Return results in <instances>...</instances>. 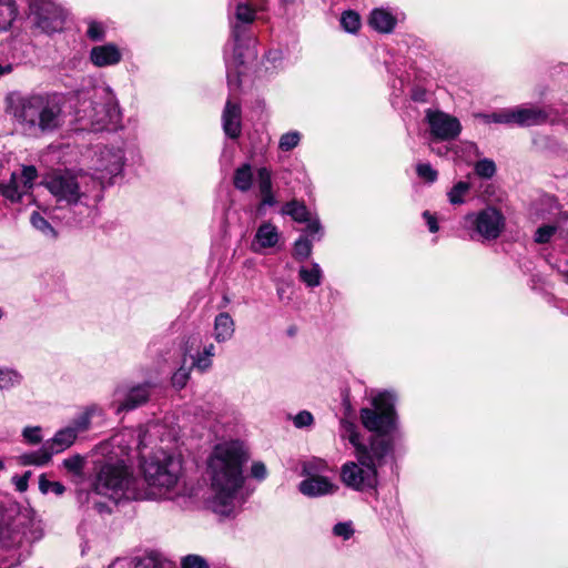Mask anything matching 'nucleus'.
Returning a JSON list of instances; mask_svg holds the SVG:
<instances>
[{
	"mask_svg": "<svg viewBox=\"0 0 568 568\" xmlns=\"http://www.w3.org/2000/svg\"><path fill=\"white\" fill-rule=\"evenodd\" d=\"M125 435H126L125 433H121V434L115 435V436L112 438L113 443H114V444H116V445H120V444H121V442H122V438H123Z\"/></svg>",
	"mask_w": 568,
	"mask_h": 568,
	"instance_id": "61",
	"label": "nucleus"
},
{
	"mask_svg": "<svg viewBox=\"0 0 568 568\" xmlns=\"http://www.w3.org/2000/svg\"><path fill=\"white\" fill-rule=\"evenodd\" d=\"M22 378L17 369L0 366V390H9L19 386Z\"/></svg>",
	"mask_w": 568,
	"mask_h": 568,
	"instance_id": "29",
	"label": "nucleus"
},
{
	"mask_svg": "<svg viewBox=\"0 0 568 568\" xmlns=\"http://www.w3.org/2000/svg\"><path fill=\"white\" fill-rule=\"evenodd\" d=\"M475 173L483 179H490L496 173L495 162L490 159H484L475 164Z\"/></svg>",
	"mask_w": 568,
	"mask_h": 568,
	"instance_id": "38",
	"label": "nucleus"
},
{
	"mask_svg": "<svg viewBox=\"0 0 568 568\" xmlns=\"http://www.w3.org/2000/svg\"><path fill=\"white\" fill-rule=\"evenodd\" d=\"M81 119L87 120L94 131H100L108 125H116L121 121V110L118 100L110 88H102L94 94L90 108L83 110Z\"/></svg>",
	"mask_w": 568,
	"mask_h": 568,
	"instance_id": "8",
	"label": "nucleus"
},
{
	"mask_svg": "<svg viewBox=\"0 0 568 568\" xmlns=\"http://www.w3.org/2000/svg\"><path fill=\"white\" fill-rule=\"evenodd\" d=\"M37 178L36 166L23 165L20 173H11L8 182H0V194L11 203H18L33 187Z\"/></svg>",
	"mask_w": 568,
	"mask_h": 568,
	"instance_id": "10",
	"label": "nucleus"
},
{
	"mask_svg": "<svg viewBox=\"0 0 568 568\" xmlns=\"http://www.w3.org/2000/svg\"><path fill=\"white\" fill-rule=\"evenodd\" d=\"M30 477H31V471L28 470L23 475L14 476L12 478V480L14 483V486H16L18 491L23 493V491H26L28 489V483H29V478Z\"/></svg>",
	"mask_w": 568,
	"mask_h": 568,
	"instance_id": "55",
	"label": "nucleus"
},
{
	"mask_svg": "<svg viewBox=\"0 0 568 568\" xmlns=\"http://www.w3.org/2000/svg\"><path fill=\"white\" fill-rule=\"evenodd\" d=\"M90 60L99 68L115 65L122 60V52L114 43L97 45L90 51Z\"/></svg>",
	"mask_w": 568,
	"mask_h": 568,
	"instance_id": "18",
	"label": "nucleus"
},
{
	"mask_svg": "<svg viewBox=\"0 0 568 568\" xmlns=\"http://www.w3.org/2000/svg\"><path fill=\"white\" fill-rule=\"evenodd\" d=\"M4 468V463L2 460H0V469H3Z\"/></svg>",
	"mask_w": 568,
	"mask_h": 568,
	"instance_id": "64",
	"label": "nucleus"
},
{
	"mask_svg": "<svg viewBox=\"0 0 568 568\" xmlns=\"http://www.w3.org/2000/svg\"><path fill=\"white\" fill-rule=\"evenodd\" d=\"M62 464L68 471L74 475H81L84 460L80 455H74L72 457L65 458Z\"/></svg>",
	"mask_w": 568,
	"mask_h": 568,
	"instance_id": "41",
	"label": "nucleus"
},
{
	"mask_svg": "<svg viewBox=\"0 0 568 568\" xmlns=\"http://www.w3.org/2000/svg\"><path fill=\"white\" fill-rule=\"evenodd\" d=\"M312 241L305 236H301L294 244L293 255L296 260L304 261L308 258L312 253Z\"/></svg>",
	"mask_w": 568,
	"mask_h": 568,
	"instance_id": "36",
	"label": "nucleus"
},
{
	"mask_svg": "<svg viewBox=\"0 0 568 568\" xmlns=\"http://www.w3.org/2000/svg\"><path fill=\"white\" fill-rule=\"evenodd\" d=\"M6 111L32 136L51 133L63 124L62 102L55 93H9Z\"/></svg>",
	"mask_w": 568,
	"mask_h": 568,
	"instance_id": "3",
	"label": "nucleus"
},
{
	"mask_svg": "<svg viewBox=\"0 0 568 568\" xmlns=\"http://www.w3.org/2000/svg\"><path fill=\"white\" fill-rule=\"evenodd\" d=\"M341 24L346 32L355 33L361 27L359 16L352 10L345 11L341 18Z\"/></svg>",
	"mask_w": 568,
	"mask_h": 568,
	"instance_id": "34",
	"label": "nucleus"
},
{
	"mask_svg": "<svg viewBox=\"0 0 568 568\" xmlns=\"http://www.w3.org/2000/svg\"><path fill=\"white\" fill-rule=\"evenodd\" d=\"M39 489L42 494L52 491L58 496L65 491V487L60 481H50L47 479L44 474L39 477Z\"/></svg>",
	"mask_w": 568,
	"mask_h": 568,
	"instance_id": "37",
	"label": "nucleus"
},
{
	"mask_svg": "<svg viewBox=\"0 0 568 568\" xmlns=\"http://www.w3.org/2000/svg\"><path fill=\"white\" fill-rule=\"evenodd\" d=\"M466 220L475 226L476 232L486 240L497 239L505 227L503 213L488 206L477 214H468Z\"/></svg>",
	"mask_w": 568,
	"mask_h": 568,
	"instance_id": "11",
	"label": "nucleus"
},
{
	"mask_svg": "<svg viewBox=\"0 0 568 568\" xmlns=\"http://www.w3.org/2000/svg\"><path fill=\"white\" fill-rule=\"evenodd\" d=\"M423 216L426 219L429 231L432 233H436L438 231V224L436 219L428 211H425L423 213Z\"/></svg>",
	"mask_w": 568,
	"mask_h": 568,
	"instance_id": "57",
	"label": "nucleus"
},
{
	"mask_svg": "<svg viewBox=\"0 0 568 568\" xmlns=\"http://www.w3.org/2000/svg\"><path fill=\"white\" fill-rule=\"evenodd\" d=\"M424 95H425V92H424V91L416 90V91H414V93H413V99H414L415 101H424Z\"/></svg>",
	"mask_w": 568,
	"mask_h": 568,
	"instance_id": "60",
	"label": "nucleus"
},
{
	"mask_svg": "<svg viewBox=\"0 0 568 568\" xmlns=\"http://www.w3.org/2000/svg\"><path fill=\"white\" fill-rule=\"evenodd\" d=\"M52 456V450H50V447L44 443L38 450L19 456V463L23 466H43L51 460Z\"/></svg>",
	"mask_w": 568,
	"mask_h": 568,
	"instance_id": "26",
	"label": "nucleus"
},
{
	"mask_svg": "<svg viewBox=\"0 0 568 568\" xmlns=\"http://www.w3.org/2000/svg\"><path fill=\"white\" fill-rule=\"evenodd\" d=\"M556 232V226L544 225L535 233V241L539 244L548 243Z\"/></svg>",
	"mask_w": 568,
	"mask_h": 568,
	"instance_id": "46",
	"label": "nucleus"
},
{
	"mask_svg": "<svg viewBox=\"0 0 568 568\" xmlns=\"http://www.w3.org/2000/svg\"><path fill=\"white\" fill-rule=\"evenodd\" d=\"M244 33V29L235 24L232 30V37L234 40V49L232 58L226 57L225 63L227 69V83L231 88H239L241 84V71L235 70L239 67H242L246 59L253 57L254 54L248 52H244V48L241 43V37Z\"/></svg>",
	"mask_w": 568,
	"mask_h": 568,
	"instance_id": "15",
	"label": "nucleus"
},
{
	"mask_svg": "<svg viewBox=\"0 0 568 568\" xmlns=\"http://www.w3.org/2000/svg\"><path fill=\"white\" fill-rule=\"evenodd\" d=\"M345 435L355 447L356 462H346L341 467V481L355 491L375 489L378 485L377 468L385 464V458L392 453V442L377 436L369 445L361 443L359 434L353 423L343 422Z\"/></svg>",
	"mask_w": 568,
	"mask_h": 568,
	"instance_id": "2",
	"label": "nucleus"
},
{
	"mask_svg": "<svg viewBox=\"0 0 568 568\" xmlns=\"http://www.w3.org/2000/svg\"><path fill=\"white\" fill-rule=\"evenodd\" d=\"M203 354L206 357L212 358L215 355V346L213 344H210V345L205 346L204 351H203Z\"/></svg>",
	"mask_w": 568,
	"mask_h": 568,
	"instance_id": "58",
	"label": "nucleus"
},
{
	"mask_svg": "<svg viewBox=\"0 0 568 568\" xmlns=\"http://www.w3.org/2000/svg\"><path fill=\"white\" fill-rule=\"evenodd\" d=\"M282 213L290 215L297 223H304L308 221L310 216L312 215L311 212L305 206V204L296 200L287 202L283 206Z\"/></svg>",
	"mask_w": 568,
	"mask_h": 568,
	"instance_id": "28",
	"label": "nucleus"
},
{
	"mask_svg": "<svg viewBox=\"0 0 568 568\" xmlns=\"http://www.w3.org/2000/svg\"><path fill=\"white\" fill-rule=\"evenodd\" d=\"M426 121L429 125L430 134L434 139L449 141L457 138L462 131L460 122L457 118L442 111H426Z\"/></svg>",
	"mask_w": 568,
	"mask_h": 568,
	"instance_id": "12",
	"label": "nucleus"
},
{
	"mask_svg": "<svg viewBox=\"0 0 568 568\" xmlns=\"http://www.w3.org/2000/svg\"><path fill=\"white\" fill-rule=\"evenodd\" d=\"M124 163L123 151L120 148H103L97 153L94 171L99 174L95 179L113 178L121 173Z\"/></svg>",
	"mask_w": 568,
	"mask_h": 568,
	"instance_id": "14",
	"label": "nucleus"
},
{
	"mask_svg": "<svg viewBox=\"0 0 568 568\" xmlns=\"http://www.w3.org/2000/svg\"><path fill=\"white\" fill-rule=\"evenodd\" d=\"M301 135L296 131L287 132L283 134L278 142V148L282 151H291L300 143Z\"/></svg>",
	"mask_w": 568,
	"mask_h": 568,
	"instance_id": "39",
	"label": "nucleus"
},
{
	"mask_svg": "<svg viewBox=\"0 0 568 568\" xmlns=\"http://www.w3.org/2000/svg\"><path fill=\"white\" fill-rule=\"evenodd\" d=\"M513 109H505L499 112H494L490 114H481L480 118L486 123H501V124H511L514 123L513 119Z\"/></svg>",
	"mask_w": 568,
	"mask_h": 568,
	"instance_id": "35",
	"label": "nucleus"
},
{
	"mask_svg": "<svg viewBox=\"0 0 568 568\" xmlns=\"http://www.w3.org/2000/svg\"><path fill=\"white\" fill-rule=\"evenodd\" d=\"M333 532L335 536L342 537L343 539L347 540L353 536L354 529L351 523H338L334 526Z\"/></svg>",
	"mask_w": 568,
	"mask_h": 568,
	"instance_id": "50",
	"label": "nucleus"
},
{
	"mask_svg": "<svg viewBox=\"0 0 568 568\" xmlns=\"http://www.w3.org/2000/svg\"><path fill=\"white\" fill-rule=\"evenodd\" d=\"M40 433L41 428L39 426L26 427L22 432V436L29 444L37 445L42 440Z\"/></svg>",
	"mask_w": 568,
	"mask_h": 568,
	"instance_id": "47",
	"label": "nucleus"
},
{
	"mask_svg": "<svg viewBox=\"0 0 568 568\" xmlns=\"http://www.w3.org/2000/svg\"><path fill=\"white\" fill-rule=\"evenodd\" d=\"M156 428H158V425H155V424H150V425H148L146 428H143V427L139 428L138 442H136V446L139 449H142L148 446L146 435H148V433H150L151 430H154Z\"/></svg>",
	"mask_w": 568,
	"mask_h": 568,
	"instance_id": "54",
	"label": "nucleus"
},
{
	"mask_svg": "<svg viewBox=\"0 0 568 568\" xmlns=\"http://www.w3.org/2000/svg\"><path fill=\"white\" fill-rule=\"evenodd\" d=\"M44 185L58 203L65 205L91 206L102 196V183L82 171H54L47 176Z\"/></svg>",
	"mask_w": 568,
	"mask_h": 568,
	"instance_id": "4",
	"label": "nucleus"
},
{
	"mask_svg": "<svg viewBox=\"0 0 568 568\" xmlns=\"http://www.w3.org/2000/svg\"><path fill=\"white\" fill-rule=\"evenodd\" d=\"M92 412H93V409H87L84 413H82L80 416H78L73 420L72 425H70L69 427L77 429V435L81 432L87 430L91 423Z\"/></svg>",
	"mask_w": 568,
	"mask_h": 568,
	"instance_id": "42",
	"label": "nucleus"
},
{
	"mask_svg": "<svg viewBox=\"0 0 568 568\" xmlns=\"http://www.w3.org/2000/svg\"><path fill=\"white\" fill-rule=\"evenodd\" d=\"M190 377V371L181 367L172 376V384L176 388H183Z\"/></svg>",
	"mask_w": 568,
	"mask_h": 568,
	"instance_id": "51",
	"label": "nucleus"
},
{
	"mask_svg": "<svg viewBox=\"0 0 568 568\" xmlns=\"http://www.w3.org/2000/svg\"><path fill=\"white\" fill-rule=\"evenodd\" d=\"M278 241L280 232L277 227L271 222H264L256 230L252 241V250L260 253L265 248L274 247Z\"/></svg>",
	"mask_w": 568,
	"mask_h": 568,
	"instance_id": "19",
	"label": "nucleus"
},
{
	"mask_svg": "<svg viewBox=\"0 0 568 568\" xmlns=\"http://www.w3.org/2000/svg\"><path fill=\"white\" fill-rule=\"evenodd\" d=\"M564 276H565V278H566V282H568V270H567V271H565Z\"/></svg>",
	"mask_w": 568,
	"mask_h": 568,
	"instance_id": "63",
	"label": "nucleus"
},
{
	"mask_svg": "<svg viewBox=\"0 0 568 568\" xmlns=\"http://www.w3.org/2000/svg\"><path fill=\"white\" fill-rule=\"evenodd\" d=\"M417 175L426 182L433 183L437 180V171L428 163H419L416 166Z\"/></svg>",
	"mask_w": 568,
	"mask_h": 568,
	"instance_id": "43",
	"label": "nucleus"
},
{
	"mask_svg": "<svg viewBox=\"0 0 568 568\" xmlns=\"http://www.w3.org/2000/svg\"><path fill=\"white\" fill-rule=\"evenodd\" d=\"M470 184L464 181L456 183L447 193L450 204L464 203V196L468 193Z\"/></svg>",
	"mask_w": 568,
	"mask_h": 568,
	"instance_id": "33",
	"label": "nucleus"
},
{
	"mask_svg": "<svg viewBox=\"0 0 568 568\" xmlns=\"http://www.w3.org/2000/svg\"><path fill=\"white\" fill-rule=\"evenodd\" d=\"M368 22L376 31L389 33L395 28L396 19L390 12L384 9H375L372 11Z\"/></svg>",
	"mask_w": 568,
	"mask_h": 568,
	"instance_id": "24",
	"label": "nucleus"
},
{
	"mask_svg": "<svg viewBox=\"0 0 568 568\" xmlns=\"http://www.w3.org/2000/svg\"><path fill=\"white\" fill-rule=\"evenodd\" d=\"M395 402V394L384 390L372 397L373 408L361 409L359 416L363 426L374 433L369 443L377 436L390 442L387 435L396 426Z\"/></svg>",
	"mask_w": 568,
	"mask_h": 568,
	"instance_id": "7",
	"label": "nucleus"
},
{
	"mask_svg": "<svg viewBox=\"0 0 568 568\" xmlns=\"http://www.w3.org/2000/svg\"><path fill=\"white\" fill-rule=\"evenodd\" d=\"M77 429L72 427H64L55 433V435L45 442V444L52 450V454H59L68 449L77 439Z\"/></svg>",
	"mask_w": 568,
	"mask_h": 568,
	"instance_id": "22",
	"label": "nucleus"
},
{
	"mask_svg": "<svg viewBox=\"0 0 568 568\" xmlns=\"http://www.w3.org/2000/svg\"><path fill=\"white\" fill-rule=\"evenodd\" d=\"M236 20L241 23H252L255 19L254 10L245 3H239L235 11Z\"/></svg>",
	"mask_w": 568,
	"mask_h": 568,
	"instance_id": "40",
	"label": "nucleus"
},
{
	"mask_svg": "<svg viewBox=\"0 0 568 568\" xmlns=\"http://www.w3.org/2000/svg\"><path fill=\"white\" fill-rule=\"evenodd\" d=\"M251 476L257 480H263L267 476V469L264 463L254 462L251 467Z\"/></svg>",
	"mask_w": 568,
	"mask_h": 568,
	"instance_id": "53",
	"label": "nucleus"
},
{
	"mask_svg": "<svg viewBox=\"0 0 568 568\" xmlns=\"http://www.w3.org/2000/svg\"><path fill=\"white\" fill-rule=\"evenodd\" d=\"M193 365L200 369L201 372L206 371L211 367L212 362L210 357H206L203 353L199 354L197 357L194 359Z\"/></svg>",
	"mask_w": 568,
	"mask_h": 568,
	"instance_id": "56",
	"label": "nucleus"
},
{
	"mask_svg": "<svg viewBox=\"0 0 568 568\" xmlns=\"http://www.w3.org/2000/svg\"><path fill=\"white\" fill-rule=\"evenodd\" d=\"M135 568H165V565L154 556H146L136 561Z\"/></svg>",
	"mask_w": 568,
	"mask_h": 568,
	"instance_id": "49",
	"label": "nucleus"
},
{
	"mask_svg": "<svg viewBox=\"0 0 568 568\" xmlns=\"http://www.w3.org/2000/svg\"><path fill=\"white\" fill-rule=\"evenodd\" d=\"M328 469V465L326 460L313 457L308 460L303 462L302 464V475L306 477L311 476H320L321 473Z\"/></svg>",
	"mask_w": 568,
	"mask_h": 568,
	"instance_id": "32",
	"label": "nucleus"
},
{
	"mask_svg": "<svg viewBox=\"0 0 568 568\" xmlns=\"http://www.w3.org/2000/svg\"><path fill=\"white\" fill-rule=\"evenodd\" d=\"M95 508L98 509L99 513H102L104 510V505L100 504V503H97L95 504Z\"/></svg>",
	"mask_w": 568,
	"mask_h": 568,
	"instance_id": "62",
	"label": "nucleus"
},
{
	"mask_svg": "<svg viewBox=\"0 0 568 568\" xmlns=\"http://www.w3.org/2000/svg\"><path fill=\"white\" fill-rule=\"evenodd\" d=\"M514 123L520 126L539 125L548 120V113L536 106H519L513 109Z\"/></svg>",
	"mask_w": 568,
	"mask_h": 568,
	"instance_id": "20",
	"label": "nucleus"
},
{
	"mask_svg": "<svg viewBox=\"0 0 568 568\" xmlns=\"http://www.w3.org/2000/svg\"><path fill=\"white\" fill-rule=\"evenodd\" d=\"M29 18L32 24L44 33H54L63 29L65 14L53 0H31Z\"/></svg>",
	"mask_w": 568,
	"mask_h": 568,
	"instance_id": "9",
	"label": "nucleus"
},
{
	"mask_svg": "<svg viewBox=\"0 0 568 568\" xmlns=\"http://www.w3.org/2000/svg\"><path fill=\"white\" fill-rule=\"evenodd\" d=\"M254 173L250 163H243L235 169L233 185L240 192H248L253 186Z\"/></svg>",
	"mask_w": 568,
	"mask_h": 568,
	"instance_id": "25",
	"label": "nucleus"
},
{
	"mask_svg": "<svg viewBox=\"0 0 568 568\" xmlns=\"http://www.w3.org/2000/svg\"><path fill=\"white\" fill-rule=\"evenodd\" d=\"M246 460L240 442H224L214 447L207 459L206 474L211 489L207 505L215 514H233L244 484L243 466Z\"/></svg>",
	"mask_w": 568,
	"mask_h": 568,
	"instance_id": "1",
	"label": "nucleus"
},
{
	"mask_svg": "<svg viewBox=\"0 0 568 568\" xmlns=\"http://www.w3.org/2000/svg\"><path fill=\"white\" fill-rule=\"evenodd\" d=\"M18 9L14 0H0V32L7 31L16 20Z\"/></svg>",
	"mask_w": 568,
	"mask_h": 568,
	"instance_id": "27",
	"label": "nucleus"
},
{
	"mask_svg": "<svg viewBox=\"0 0 568 568\" xmlns=\"http://www.w3.org/2000/svg\"><path fill=\"white\" fill-rule=\"evenodd\" d=\"M222 124L224 133L231 138L236 139L242 131V110L237 102L227 100L222 113Z\"/></svg>",
	"mask_w": 568,
	"mask_h": 568,
	"instance_id": "17",
	"label": "nucleus"
},
{
	"mask_svg": "<svg viewBox=\"0 0 568 568\" xmlns=\"http://www.w3.org/2000/svg\"><path fill=\"white\" fill-rule=\"evenodd\" d=\"M93 487L97 494L106 496L115 503L122 499L139 500L145 496L139 480L123 462L104 464L97 474Z\"/></svg>",
	"mask_w": 568,
	"mask_h": 568,
	"instance_id": "6",
	"label": "nucleus"
},
{
	"mask_svg": "<svg viewBox=\"0 0 568 568\" xmlns=\"http://www.w3.org/2000/svg\"><path fill=\"white\" fill-rule=\"evenodd\" d=\"M313 422V415L308 410H301L293 418L294 426L297 428L308 427Z\"/></svg>",
	"mask_w": 568,
	"mask_h": 568,
	"instance_id": "48",
	"label": "nucleus"
},
{
	"mask_svg": "<svg viewBox=\"0 0 568 568\" xmlns=\"http://www.w3.org/2000/svg\"><path fill=\"white\" fill-rule=\"evenodd\" d=\"M256 175L261 206H274L277 201L273 193L272 171L266 166H261L257 169Z\"/></svg>",
	"mask_w": 568,
	"mask_h": 568,
	"instance_id": "21",
	"label": "nucleus"
},
{
	"mask_svg": "<svg viewBox=\"0 0 568 568\" xmlns=\"http://www.w3.org/2000/svg\"><path fill=\"white\" fill-rule=\"evenodd\" d=\"M146 487H141L145 494L143 499L164 498L173 493L182 475L180 458L163 449L154 452L141 464Z\"/></svg>",
	"mask_w": 568,
	"mask_h": 568,
	"instance_id": "5",
	"label": "nucleus"
},
{
	"mask_svg": "<svg viewBox=\"0 0 568 568\" xmlns=\"http://www.w3.org/2000/svg\"><path fill=\"white\" fill-rule=\"evenodd\" d=\"M31 225L41 232L45 237L55 239L57 232L52 225L41 215V213L34 211L30 215Z\"/></svg>",
	"mask_w": 568,
	"mask_h": 568,
	"instance_id": "31",
	"label": "nucleus"
},
{
	"mask_svg": "<svg viewBox=\"0 0 568 568\" xmlns=\"http://www.w3.org/2000/svg\"><path fill=\"white\" fill-rule=\"evenodd\" d=\"M298 490L306 497L316 498L335 494L338 486L329 478L320 475L306 477L298 484Z\"/></svg>",
	"mask_w": 568,
	"mask_h": 568,
	"instance_id": "16",
	"label": "nucleus"
},
{
	"mask_svg": "<svg viewBox=\"0 0 568 568\" xmlns=\"http://www.w3.org/2000/svg\"><path fill=\"white\" fill-rule=\"evenodd\" d=\"M300 278L310 287H316L321 284L322 270L317 263H313L311 268L301 267Z\"/></svg>",
	"mask_w": 568,
	"mask_h": 568,
	"instance_id": "30",
	"label": "nucleus"
},
{
	"mask_svg": "<svg viewBox=\"0 0 568 568\" xmlns=\"http://www.w3.org/2000/svg\"><path fill=\"white\" fill-rule=\"evenodd\" d=\"M12 71V65L7 63V64H1L0 63V77L3 75V74H8Z\"/></svg>",
	"mask_w": 568,
	"mask_h": 568,
	"instance_id": "59",
	"label": "nucleus"
},
{
	"mask_svg": "<svg viewBox=\"0 0 568 568\" xmlns=\"http://www.w3.org/2000/svg\"><path fill=\"white\" fill-rule=\"evenodd\" d=\"M87 36L93 41H101L105 36V28L102 23L97 21H90Z\"/></svg>",
	"mask_w": 568,
	"mask_h": 568,
	"instance_id": "44",
	"label": "nucleus"
},
{
	"mask_svg": "<svg viewBox=\"0 0 568 568\" xmlns=\"http://www.w3.org/2000/svg\"><path fill=\"white\" fill-rule=\"evenodd\" d=\"M235 332V324L226 312L220 313L214 320V338L217 343H224L232 338Z\"/></svg>",
	"mask_w": 568,
	"mask_h": 568,
	"instance_id": "23",
	"label": "nucleus"
},
{
	"mask_svg": "<svg viewBox=\"0 0 568 568\" xmlns=\"http://www.w3.org/2000/svg\"><path fill=\"white\" fill-rule=\"evenodd\" d=\"M306 223V229H305V232L310 235V236H315V235H318V239H321V236L323 235V231H322V225L320 223V220L315 216L313 217L312 215L310 216V220L305 222Z\"/></svg>",
	"mask_w": 568,
	"mask_h": 568,
	"instance_id": "52",
	"label": "nucleus"
},
{
	"mask_svg": "<svg viewBox=\"0 0 568 568\" xmlns=\"http://www.w3.org/2000/svg\"><path fill=\"white\" fill-rule=\"evenodd\" d=\"M151 394V384L145 383L131 387H118L114 393V407L118 414L138 408L145 404Z\"/></svg>",
	"mask_w": 568,
	"mask_h": 568,
	"instance_id": "13",
	"label": "nucleus"
},
{
	"mask_svg": "<svg viewBox=\"0 0 568 568\" xmlns=\"http://www.w3.org/2000/svg\"><path fill=\"white\" fill-rule=\"evenodd\" d=\"M182 568H209V565L199 555H187L182 559Z\"/></svg>",
	"mask_w": 568,
	"mask_h": 568,
	"instance_id": "45",
	"label": "nucleus"
}]
</instances>
